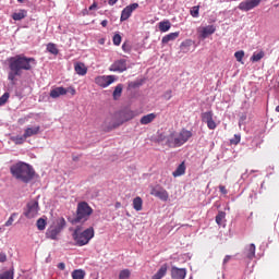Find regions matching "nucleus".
I'll list each match as a JSON object with an SVG mask.
<instances>
[{
	"label": "nucleus",
	"instance_id": "1",
	"mask_svg": "<svg viewBox=\"0 0 279 279\" xmlns=\"http://www.w3.org/2000/svg\"><path fill=\"white\" fill-rule=\"evenodd\" d=\"M8 62L10 69L8 80L14 82L16 77L23 75V71H32L33 65L36 64V59L25 57V54H16L15 57L9 58Z\"/></svg>",
	"mask_w": 279,
	"mask_h": 279
},
{
	"label": "nucleus",
	"instance_id": "2",
	"mask_svg": "<svg viewBox=\"0 0 279 279\" xmlns=\"http://www.w3.org/2000/svg\"><path fill=\"white\" fill-rule=\"evenodd\" d=\"M10 172L11 175L15 178V180H20V182H24V184L32 182V180H34V175H36L34 168L23 161L12 165L10 167Z\"/></svg>",
	"mask_w": 279,
	"mask_h": 279
},
{
	"label": "nucleus",
	"instance_id": "3",
	"mask_svg": "<svg viewBox=\"0 0 279 279\" xmlns=\"http://www.w3.org/2000/svg\"><path fill=\"white\" fill-rule=\"evenodd\" d=\"M193 137V132L182 129L179 133L172 132L167 138L168 147H182L189 140Z\"/></svg>",
	"mask_w": 279,
	"mask_h": 279
},
{
	"label": "nucleus",
	"instance_id": "4",
	"mask_svg": "<svg viewBox=\"0 0 279 279\" xmlns=\"http://www.w3.org/2000/svg\"><path fill=\"white\" fill-rule=\"evenodd\" d=\"M90 215H93V207L84 201L80 202L76 207V216L70 222L72 226H75V223H86L90 219Z\"/></svg>",
	"mask_w": 279,
	"mask_h": 279
},
{
	"label": "nucleus",
	"instance_id": "5",
	"mask_svg": "<svg viewBox=\"0 0 279 279\" xmlns=\"http://www.w3.org/2000/svg\"><path fill=\"white\" fill-rule=\"evenodd\" d=\"M134 117V111L130 109L116 112L110 125L107 126V131L110 132L112 130H117V128H120V125H123L126 121H132Z\"/></svg>",
	"mask_w": 279,
	"mask_h": 279
},
{
	"label": "nucleus",
	"instance_id": "6",
	"mask_svg": "<svg viewBox=\"0 0 279 279\" xmlns=\"http://www.w3.org/2000/svg\"><path fill=\"white\" fill-rule=\"evenodd\" d=\"M72 236L77 247H84V245H88V243H90V240L95 236V229L93 227H89L83 232L80 231V229H75Z\"/></svg>",
	"mask_w": 279,
	"mask_h": 279
},
{
	"label": "nucleus",
	"instance_id": "7",
	"mask_svg": "<svg viewBox=\"0 0 279 279\" xmlns=\"http://www.w3.org/2000/svg\"><path fill=\"white\" fill-rule=\"evenodd\" d=\"M39 210H40V206L38 205V201L33 199L26 204V208L24 210V216L27 219H34V217L38 216Z\"/></svg>",
	"mask_w": 279,
	"mask_h": 279
},
{
	"label": "nucleus",
	"instance_id": "8",
	"mask_svg": "<svg viewBox=\"0 0 279 279\" xmlns=\"http://www.w3.org/2000/svg\"><path fill=\"white\" fill-rule=\"evenodd\" d=\"M63 95H71L73 97V95H75V88L56 87L50 90V97H52V99H58V97H62Z\"/></svg>",
	"mask_w": 279,
	"mask_h": 279
},
{
	"label": "nucleus",
	"instance_id": "9",
	"mask_svg": "<svg viewBox=\"0 0 279 279\" xmlns=\"http://www.w3.org/2000/svg\"><path fill=\"white\" fill-rule=\"evenodd\" d=\"M114 82H117V76L114 75H102L95 78V84L100 86V88H108V86L114 84Z\"/></svg>",
	"mask_w": 279,
	"mask_h": 279
},
{
	"label": "nucleus",
	"instance_id": "10",
	"mask_svg": "<svg viewBox=\"0 0 279 279\" xmlns=\"http://www.w3.org/2000/svg\"><path fill=\"white\" fill-rule=\"evenodd\" d=\"M109 71L113 73H123L128 71V60L119 59L116 60L109 68Z\"/></svg>",
	"mask_w": 279,
	"mask_h": 279
},
{
	"label": "nucleus",
	"instance_id": "11",
	"mask_svg": "<svg viewBox=\"0 0 279 279\" xmlns=\"http://www.w3.org/2000/svg\"><path fill=\"white\" fill-rule=\"evenodd\" d=\"M260 1L263 0H244L239 4V10L242 12H250V10L258 8V5H260Z\"/></svg>",
	"mask_w": 279,
	"mask_h": 279
},
{
	"label": "nucleus",
	"instance_id": "12",
	"mask_svg": "<svg viewBox=\"0 0 279 279\" xmlns=\"http://www.w3.org/2000/svg\"><path fill=\"white\" fill-rule=\"evenodd\" d=\"M150 195H153L154 197H158V199H161V202L169 201V192H167V190H165L162 186L153 187L150 191Z\"/></svg>",
	"mask_w": 279,
	"mask_h": 279
},
{
	"label": "nucleus",
	"instance_id": "13",
	"mask_svg": "<svg viewBox=\"0 0 279 279\" xmlns=\"http://www.w3.org/2000/svg\"><path fill=\"white\" fill-rule=\"evenodd\" d=\"M197 32L201 38L206 39L208 38V36H213V34L217 32V27H215V25H208V26L199 27Z\"/></svg>",
	"mask_w": 279,
	"mask_h": 279
},
{
	"label": "nucleus",
	"instance_id": "14",
	"mask_svg": "<svg viewBox=\"0 0 279 279\" xmlns=\"http://www.w3.org/2000/svg\"><path fill=\"white\" fill-rule=\"evenodd\" d=\"M202 119L204 123L207 124L208 130H216L217 129V122L213 120V111H207L202 114Z\"/></svg>",
	"mask_w": 279,
	"mask_h": 279
},
{
	"label": "nucleus",
	"instance_id": "15",
	"mask_svg": "<svg viewBox=\"0 0 279 279\" xmlns=\"http://www.w3.org/2000/svg\"><path fill=\"white\" fill-rule=\"evenodd\" d=\"M138 8V3H132L122 10L120 21H128L132 16V12Z\"/></svg>",
	"mask_w": 279,
	"mask_h": 279
},
{
	"label": "nucleus",
	"instance_id": "16",
	"mask_svg": "<svg viewBox=\"0 0 279 279\" xmlns=\"http://www.w3.org/2000/svg\"><path fill=\"white\" fill-rule=\"evenodd\" d=\"M171 278L172 279H184V278H186V270L184 268H178L175 266H172Z\"/></svg>",
	"mask_w": 279,
	"mask_h": 279
},
{
	"label": "nucleus",
	"instance_id": "17",
	"mask_svg": "<svg viewBox=\"0 0 279 279\" xmlns=\"http://www.w3.org/2000/svg\"><path fill=\"white\" fill-rule=\"evenodd\" d=\"M157 117H158V113H148L141 118L140 123L141 125H149V123H154V121H156Z\"/></svg>",
	"mask_w": 279,
	"mask_h": 279
},
{
	"label": "nucleus",
	"instance_id": "18",
	"mask_svg": "<svg viewBox=\"0 0 279 279\" xmlns=\"http://www.w3.org/2000/svg\"><path fill=\"white\" fill-rule=\"evenodd\" d=\"M38 134H40V125L28 126L24 131V135L26 136V138H32V136H36Z\"/></svg>",
	"mask_w": 279,
	"mask_h": 279
},
{
	"label": "nucleus",
	"instance_id": "19",
	"mask_svg": "<svg viewBox=\"0 0 279 279\" xmlns=\"http://www.w3.org/2000/svg\"><path fill=\"white\" fill-rule=\"evenodd\" d=\"M60 232H62V231L57 226L50 227L46 232V236H47V239H51L52 241H56V239H58V234H60Z\"/></svg>",
	"mask_w": 279,
	"mask_h": 279
},
{
	"label": "nucleus",
	"instance_id": "20",
	"mask_svg": "<svg viewBox=\"0 0 279 279\" xmlns=\"http://www.w3.org/2000/svg\"><path fill=\"white\" fill-rule=\"evenodd\" d=\"M74 71L77 75H86V73H88V68H86V64H84L83 62H77L74 64Z\"/></svg>",
	"mask_w": 279,
	"mask_h": 279
},
{
	"label": "nucleus",
	"instance_id": "21",
	"mask_svg": "<svg viewBox=\"0 0 279 279\" xmlns=\"http://www.w3.org/2000/svg\"><path fill=\"white\" fill-rule=\"evenodd\" d=\"M179 37H180V32L170 33L162 37L161 43L162 45H167Z\"/></svg>",
	"mask_w": 279,
	"mask_h": 279
},
{
	"label": "nucleus",
	"instance_id": "22",
	"mask_svg": "<svg viewBox=\"0 0 279 279\" xmlns=\"http://www.w3.org/2000/svg\"><path fill=\"white\" fill-rule=\"evenodd\" d=\"M184 173H186V165L184 163V161H182L178 166L175 171L172 172V175H173V178H180V175H184Z\"/></svg>",
	"mask_w": 279,
	"mask_h": 279
},
{
	"label": "nucleus",
	"instance_id": "23",
	"mask_svg": "<svg viewBox=\"0 0 279 279\" xmlns=\"http://www.w3.org/2000/svg\"><path fill=\"white\" fill-rule=\"evenodd\" d=\"M167 269H169V267L167 266V264H163L159 270L151 277V279H162L165 278V276H167Z\"/></svg>",
	"mask_w": 279,
	"mask_h": 279
},
{
	"label": "nucleus",
	"instance_id": "24",
	"mask_svg": "<svg viewBox=\"0 0 279 279\" xmlns=\"http://www.w3.org/2000/svg\"><path fill=\"white\" fill-rule=\"evenodd\" d=\"M121 95H123V84H118L114 87V90L112 93V97L117 101V99H121Z\"/></svg>",
	"mask_w": 279,
	"mask_h": 279
},
{
	"label": "nucleus",
	"instance_id": "25",
	"mask_svg": "<svg viewBox=\"0 0 279 279\" xmlns=\"http://www.w3.org/2000/svg\"><path fill=\"white\" fill-rule=\"evenodd\" d=\"M159 31L165 33V32H169L171 29V22L169 20L166 21H161L158 24Z\"/></svg>",
	"mask_w": 279,
	"mask_h": 279
},
{
	"label": "nucleus",
	"instance_id": "26",
	"mask_svg": "<svg viewBox=\"0 0 279 279\" xmlns=\"http://www.w3.org/2000/svg\"><path fill=\"white\" fill-rule=\"evenodd\" d=\"M133 208L137 213H140V210H143V198H141V196H137L133 199Z\"/></svg>",
	"mask_w": 279,
	"mask_h": 279
},
{
	"label": "nucleus",
	"instance_id": "27",
	"mask_svg": "<svg viewBox=\"0 0 279 279\" xmlns=\"http://www.w3.org/2000/svg\"><path fill=\"white\" fill-rule=\"evenodd\" d=\"M25 16H27V11L25 10H20V12L12 14L13 21H23Z\"/></svg>",
	"mask_w": 279,
	"mask_h": 279
},
{
	"label": "nucleus",
	"instance_id": "28",
	"mask_svg": "<svg viewBox=\"0 0 279 279\" xmlns=\"http://www.w3.org/2000/svg\"><path fill=\"white\" fill-rule=\"evenodd\" d=\"M247 258L252 260L256 256V245L255 244H250L246 253Z\"/></svg>",
	"mask_w": 279,
	"mask_h": 279
},
{
	"label": "nucleus",
	"instance_id": "29",
	"mask_svg": "<svg viewBox=\"0 0 279 279\" xmlns=\"http://www.w3.org/2000/svg\"><path fill=\"white\" fill-rule=\"evenodd\" d=\"M47 51L49 53H52V56H58V53H60V51L58 50V47L56 46V44L49 43L47 45Z\"/></svg>",
	"mask_w": 279,
	"mask_h": 279
},
{
	"label": "nucleus",
	"instance_id": "30",
	"mask_svg": "<svg viewBox=\"0 0 279 279\" xmlns=\"http://www.w3.org/2000/svg\"><path fill=\"white\" fill-rule=\"evenodd\" d=\"M86 276V272L82 269H76L72 272L73 279H84Z\"/></svg>",
	"mask_w": 279,
	"mask_h": 279
},
{
	"label": "nucleus",
	"instance_id": "31",
	"mask_svg": "<svg viewBox=\"0 0 279 279\" xmlns=\"http://www.w3.org/2000/svg\"><path fill=\"white\" fill-rule=\"evenodd\" d=\"M0 279H14V271L12 270L0 271Z\"/></svg>",
	"mask_w": 279,
	"mask_h": 279
},
{
	"label": "nucleus",
	"instance_id": "32",
	"mask_svg": "<svg viewBox=\"0 0 279 279\" xmlns=\"http://www.w3.org/2000/svg\"><path fill=\"white\" fill-rule=\"evenodd\" d=\"M13 143H15V145H23V143H25V141H27V136H25V133L21 136H16L12 138Z\"/></svg>",
	"mask_w": 279,
	"mask_h": 279
},
{
	"label": "nucleus",
	"instance_id": "33",
	"mask_svg": "<svg viewBox=\"0 0 279 279\" xmlns=\"http://www.w3.org/2000/svg\"><path fill=\"white\" fill-rule=\"evenodd\" d=\"M223 219H226V211H219L216 216V223L221 226L223 223Z\"/></svg>",
	"mask_w": 279,
	"mask_h": 279
},
{
	"label": "nucleus",
	"instance_id": "34",
	"mask_svg": "<svg viewBox=\"0 0 279 279\" xmlns=\"http://www.w3.org/2000/svg\"><path fill=\"white\" fill-rule=\"evenodd\" d=\"M234 58L238 60V62H241L243 64V58H245V51L240 50L234 53Z\"/></svg>",
	"mask_w": 279,
	"mask_h": 279
},
{
	"label": "nucleus",
	"instance_id": "35",
	"mask_svg": "<svg viewBox=\"0 0 279 279\" xmlns=\"http://www.w3.org/2000/svg\"><path fill=\"white\" fill-rule=\"evenodd\" d=\"M265 57V53L259 52V53H254L251 57L252 62H259V60H263V58Z\"/></svg>",
	"mask_w": 279,
	"mask_h": 279
},
{
	"label": "nucleus",
	"instance_id": "36",
	"mask_svg": "<svg viewBox=\"0 0 279 279\" xmlns=\"http://www.w3.org/2000/svg\"><path fill=\"white\" fill-rule=\"evenodd\" d=\"M37 228L38 230H45V228H47V220L39 218L37 220Z\"/></svg>",
	"mask_w": 279,
	"mask_h": 279
},
{
	"label": "nucleus",
	"instance_id": "37",
	"mask_svg": "<svg viewBox=\"0 0 279 279\" xmlns=\"http://www.w3.org/2000/svg\"><path fill=\"white\" fill-rule=\"evenodd\" d=\"M8 99H10V93L7 92L0 97V106L8 104Z\"/></svg>",
	"mask_w": 279,
	"mask_h": 279
},
{
	"label": "nucleus",
	"instance_id": "38",
	"mask_svg": "<svg viewBox=\"0 0 279 279\" xmlns=\"http://www.w3.org/2000/svg\"><path fill=\"white\" fill-rule=\"evenodd\" d=\"M191 16H193V19H197V16H199V5H196V7L192 8Z\"/></svg>",
	"mask_w": 279,
	"mask_h": 279
},
{
	"label": "nucleus",
	"instance_id": "39",
	"mask_svg": "<svg viewBox=\"0 0 279 279\" xmlns=\"http://www.w3.org/2000/svg\"><path fill=\"white\" fill-rule=\"evenodd\" d=\"M129 278H130V270L129 269L122 270L119 275V279H129Z\"/></svg>",
	"mask_w": 279,
	"mask_h": 279
},
{
	"label": "nucleus",
	"instance_id": "40",
	"mask_svg": "<svg viewBox=\"0 0 279 279\" xmlns=\"http://www.w3.org/2000/svg\"><path fill=\"white\" fill-rule=\"evenodd\" d=\"M66 226V220H64V218H60L58 221H57V228H60V230L62 231V229Z\"/></svg>",
	"mask_w": 279,
	"mask_h": 279
},
{
	"label": "nucleus",
	"instance_id": "41",
	"mask_svg": "<svg viewBox=\"0 0 279 279\" xmlns=\"http://www.w3.org/2000/svg\"><path fill=\"white\" fill-rule=\"evenodd\" d=\"M113 45H116V47H119V45H121V40H122V38H121V36L119 35V34H116L114 36H113Z\"/></svg>",
	"mask_w": 279,
	"mask_h": 279
},
{
	"label": "nucleus",
	"instance_id": "42",
	"mask_svg": "<svg viewBox=\"0 0 279 279\" xmlns=\"http://www.w3.org/2000/svg\"><path fill=\"white\" fill-rule=\"evenodd\" d=\"M17 216H19V214H16V213L12 214V215L10 216V218L8 219V221L5 222V226H7V227L12 226V223H14V217H17Z\"/></svg>",
	"mask_w": 279,
	"mask_h": 279
},
{
	"label": "nucleus",
	"instance_id": "43",
	"mask_svg": "<svg viewBox=\"0 0 279 279\" xmlns=\"http://www.w3.org/2000/svg\"><path fill=\"white\" fill-rule=\"evenodd\" d=\"M241 143V135H234V138L231 140L232 145H239Z\"/></svg>",
	"mask_w": 279,
	"mask_h": 279
},
{
	"label": "nucleus",
	"instance_id": "44",
	"mask_svg": "<svg viewBox=\"0 0 279 279\" xmlns=\"http://www.w3.org/2000/svg\"><path fill=\"white\" fill-rule=\"evenodd\" d=\"M141 86L140 82H131L129 83V88H138Z\"/></svg>",
	"mask_w": 279,
	"mask_h": 279
},
{
	"label": "nucleus",
	"instance_id": "45",
	"mask_svg": "<svg viewBox=\"0 0 279 279\" xmlns=\"http://www.w3.org/2000/svg\"><path fill=\"white\" fill-rule=\"evenodd\" d=\"M8 260V255L3 252H0V263H5Z\"/></svg>",
	"mask_w": 279,
	"mask_h": 279
},
{
	"label": "nucleus",
	"instance_id": "46",
	"mask_svg": "<svg viewBox=\"0 0 279 279\" xmlns=\"http://www.w3.org/2000/svg\"><path fill=\"white\" fill-rule=\"evenodd\" d=\"M219 191L222 193V195H228V190L226 189L225 185H219Z\"/></svg>",
	"mask_w": 279,
	"mask_h": 279
},
{
	"label": "nucleus",
	"instance_id": "47",
	"mask_svg": "<svg viewBox=\"0 0 279 279\" xmlns=\"http://www.w3.org/2000/svg\"><path fill=\"white\" fill-rule=\"evenodd\" d=\"M58 269H60L61 271H64V269H66V265L64 263H59Z\"/></svg>",
	"mask_w": 279,
	"mask_h": 279
},
{
	"label": "nucleus",
	"instance_id": "48",
	"mask_svg": "<svg viewBox=\"0 0 279 279\" xmlns=\"http://www.w3.org/2000/svg\"><path fill=\"white\" fill-rule=\"evenodd\" d=\"M246 119H247V116L242 114V116L240 117V125H241V123H243V121H245Z\"/></svg>",
	"mask_w": 279,
	"mask_h": 279
},
{
	"label": "nucleus",
	"instance_id": "49",
	"mask_svg": "<svg viewBox=\"0 0 279 279\" xmlns=\"http://www.w3.org/2000/svg\"><path fill=\"white\" fill-rule=\"evenodd\" d=\"M100 25H102L104 27H108V20H104Z\"/></svg>",
	"mask_w": 279,
	"mask_h": 279
},
{
	"label": "nucleus",
	"instance_id": "50",
	"mask_svg": "<svg viewBox=\"0 0 279 279\" xmlns=\"http://www.w3.org/2000/svg\"><path fill=\"white\" fill-rule=\"evenodd\" d=\"M119 0H108L109 5H114Z\"/></svg>",
	"mask_w": 279,
	"mask_h": 279
},
{
	"label": "nucleus",
	"instance_id": "51",
	"mask_svg": "<svg viewBox=\"0 0 279 279\" xmlns=\"http://www.w3.org/2000/svg\"><path fill=\"white\" fill-rule=\"evenodd\" d=\"M98 43H99V45H106V38H100V39L98 40Z\"/></svg>",
	"mask_w": 279,
	"mask_h": 279
},
{
	"label": "nucleus",
	"instance_id": "52",
	"mask_svg": "<svg viewBox=\"0 0 279 279\" xmlns=\"http://www.w3.org/2000/svg\"><path fill=\"white\" fill-rule=\"evenodd\" d=\"M95 8H97V2H94V3L89 7V10H95Z\"/></svg>",
	"mask_w": 279,
	"mask_h": 279
},
{
	"label": "nucleus",
	"instance_id": "53",
	"mask_svg": "<svg viewBox=\"0 0 279 279\" xmlns=\"http://www.w3.org/2000/svg\"><path fill=\"white\" fill-rule=\"evenodd\" d=\"M230 258H231V256H230V255H227V256L225 257V259H223V263H225V264L228 263V262L230 260Z\"/></svg>",
	"mask_w": 279,
	"mask_h": 279
},
{
	"label": "nucleus",
	"instance_id": "54",
	"mask_svg": "<svg viewBox=\"0 0 279 279\" xmlns=\"http://www.w3.org/2000/svg\"><path fill=\"white\" fill-rule=\"evenodd\" d=\"M122 49H123V51H128V45L123 44Z\"/></svg>",
	"mask_w": 279,
	"mask_h": 279
},
{
	"label": "nucleus",
	"instance_id": "55",
	"mask_svg": "<svg viewBox=\"0 0 279 279\" xmlns=\"http://www.w3.org/2000/svg\"><path fill=\"white\" fill-rule=\"evenodd\" d=\"M166 95H168V98L171 97V92H167Z\"/></svg>",
	"mask_w": 279,
	"mask_h": 279
},
{
	"label": "nucleus",
	"instance_id": "56",
	"mask_svg": "<svg viewBox=\"0 0 279 279\" xmlns=\"http://www.w3.org/2000/svg\"><path fill=\"white\" fill-rule=\"evenodd\" d=\"M276 112H279V106L276 107Z\"/></svg>",
	"mask_w": 279,
	"mask_h": 279
},
{
	"label": "nucleus",
	"instance_id": "57",
	"mask_svg": "<svg viewBox=\"0 0 279 279\" xmlns=\"http://www.w3.org/2000/svg\"><path fill=\"white\" fill-rule=\"evenodd\" d=\"M116 206H117V208H119V206H121V203H117V205H116Z\"/></svg>",
	"mask_w": 279,
	"mask_h": 279
},
{
	"label": "nucleus",
	"instance_id": "58",
	"mask_svg": "<svg viewBox=\"0 0 279 279\" xmlns=\"http://www.w3.org/2000/svg\"><path fill=\"white\" fill-rule=\"evenodd\" d=\"M24 0H17L19 3H23Z\"/></svg>",
	"mask_w": 279,
	"mask_h": 279
},
{
	"label": "nucleus",
	"instance_id": "59",
	"mask_svg": "<svg viewBox=\"0 0 279 279\" xmlns=\"http://www.w3.org/2000/svg\"><path fill=\"white\" fill-rule=\"evenodd\" d=\"M158 141H162V137H160Z\"/></svg>",
	"mask_w": 279,
	"mask_h": 279
}]
</instances>
